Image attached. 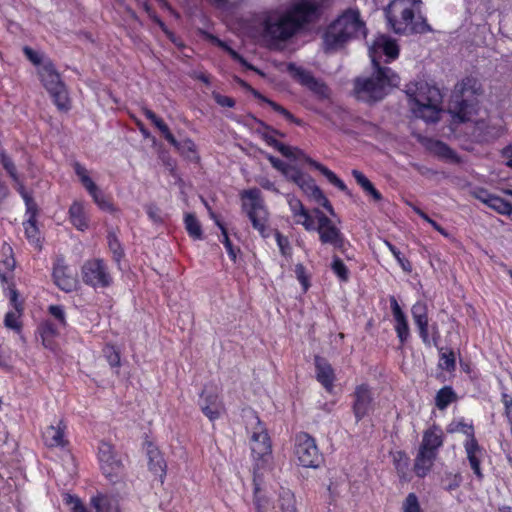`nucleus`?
<instances>
[{"mask_svg":"<svg viewBox=\"0 0 512 512\" xmlns=\"http://www.w3.org/2000/svg\"><path fill=\"white\" fill-rule=\"evenodd\" d=\"M320 5L321 0H296L286 9L261 11L252 20L254 36L268 46L285 42L302 26L318 18Z\"/></svg>","mask_w":512,"mask_h":512,"instance_id":"obj_1","label":"nucleus"},{"mask_svg":"<svg viewBox=\"0 0 512 512\" xmlns=\"http://www.w3.org/2000/svg\"><path fill=\"white\" fill-rule=\"evenodd\" d=\"M249 425H255L251 432L250 446L252 457L254 459V502L258 512H265L267 506L264 502L267 499L259 495V481L266 471H269L272 463V446L266 428L263 426L259 417L250 412L247 416Z\"/></svg>","mask_w":512,"mask_h":512,"instance_id":"obj_2","label":"nucleus"},{"mask_svg":"<svg viewBox=\"0 0 512 512\" xmlns=\"http://www.w3.org/2000/svg\"><path fill=\"white\" fill-rule=\"evenodd\" d=\"M360 35L366 36V26L360 12L348 9L325 29L322 35V49L326 54L336 53Z\"/></svg>","mask_w":512,"mask_h":512,"instance_id":"obj_3","label":"nucleus"},{"mask_svg":"<svg viewBox=\"0 0 512 512\" xmlns=\"http://www.w3.org/2000/svg\"><path fill=\"white\" fill-rule=\"evenodd\" d=\"M400 84V76L387 66L373 67V73L359 76L353 81V94L359 101L374 104L382 101Z\"/></svg>","mask_w":512,"mask_h":512,"instance_id":"obj_4","label":"nucleus"},{"mask_svg":"<svg viewBox=\"0 0 512 512\" xmlns=\"http://www.w3.org/2000/svg\"><path fill=\"white\" fill-rule=\"evenodd\" d=\"M419 13L417 0H393L385 9L389 27L394 33L401 35L430 31V26Z\"/></svg>","mask_w":512,"mask_h":512,"instance_id":"obj_5","label":"nucleus"},{"mask_svg":"<svg viewBox=\"0 0 512 512\" xmlns=\"http://www.w3.org/2000/svg\"><path fill=\"white\" fill-rule=\"evenodd\" d=\"M409 105L415 117L426 122H437L441 111L440 90L425 81L409 83L405 90Z\"/></svg>","mask_w":512,"mask_h":512,"instance_id":"obj_6","label":"nucleus"},{"mask_svg":"<svg viewBox=\"0 0 512 512\" xmlns=\"http://www.w3.org/2000/svg\"><path fill=\"white\" fill-rule=\"evenodd\" d=\"M480 93L481 84L471 76L465 77L455 85L448 107L454 122L463 123L471 119L476 111V97Z\"/></svg>","mask_w":512,"mask_h":512,"instance_id":"obj_7","label":"nucleus"},{"mask_svg":"<svg viewBox=\"0 0 512 512\" xmlns=\"http://www.w3.org/2000/svg\"><path fill=\"white\" fill-rule=\"evenodd\" d=\"M242 211L250 220L252 227L263 237L270 236V214L257 188L244 190L240 194Z\"/></svg>","mask_w":512,"mask_h":512,"instance_id":"obj_8","label":"nucleus"},{"mask_svg":"<svg viewBox=\"0 0 512 512\" xmlns=\"http://www.w3.org/2000/svg\"><path fill=\"white\" fill-rule=\"evenodd\" d=\"M98 459L103 475L112 483L123 481L125 467L114 446L102 441L98 448Z\"/></svg>","mask_w":512,"mask_h":512,"instance_id":"obj_9","label":"nucleus"},{"mask_svg":"<svg viewBox=\"0 0 512 512\" xmlns=\"http://www.w3.org/2000/svg\"><path fill=\"white\" fill-rule=\"evenodd\" d=\"M41 81L61 110L68 109L69 99L65 85L51 62L45 63L39 70Z\"/></svg>","mask_w":512,"mask_h":512,"instance_id":"obj_10","label":"nucleus"},{"mask_svg":"<svg viewBox=\"0 0 512 512\" xmlns=\"http://www.w3.org/2000/svg\"><path fill=\"white\" fill-rule=\"evenodd\" d=\"M294 454L299 464L306 468H318L323 461L315 439L305 432L296 436Z\"/></svg>","mask_w":512,"mask_h":512,"instance_id":"obj_11","label":"nucleus"},{"mask_svg":"<svg viewBox=\"0 0 512 512\" xmlns=\"http://www.w3.org/2000/svg\"><path fill=\"white\" fill-rule=\"evenodd\" d=\"M317 219V228L320 242L323 245H330L335 249L343 250L345 245V237L334 222L328 218L321 210L313 211Z\"/></svg>","mask_w":512,"mask_h":512,"instance_id":"obj_12","label":"nucleus"},{"mask_svg":"<svg viewBox=\"0 0 512 512\" xmlns=\"http://www.w3.org/2000/svg\"><path fill=\"white\" fill-rule=\"evenodd\" d=\"M287 71L299 84L306 87L318 99L324 100L330 97V89L322 80L315 78L313 74L294 63L287 65Z\"/></svg>","mask_w":512,"mask_h":512,"instance_id":"obj_13","label":"nucleus"},{"mask_svg":"<svg viewBox=\"0 0 512 512\" xmlns=\"http://www.w3.org/2000/svg\"><path fill=\"white\" fill-rule=\"evenodd\" d=\"M83 281L94 288H105L112 283V277L102 259H92L82 267Z\"/></svg>","mask_w":512,"mask_h":512,"instance_id":"obj_14","label":"nucleus"},{"mask_svg":"<svg viewBox=\"0 0 512 512\" xmlns=\"http://www.w3.org/2000/svg\"><path fill=\"white\" fill-rule=\"evenodd\" d=\"M381 55L386 56V62L395 60L399 56L397 42L385 35L377 37L369 47V56L373 67L382 66L379 61Z\"/></svg>","mask_w":512,"mask_h":512,"instance_id":"obj_15","label":"nucleus"},{"mask_svg":"<svg viewBox=\"0 0 512 512\" xmlns=\"http://www.w3.org/2000/svg\"><path fill=\"white\" fill-rule=\"evenodd\" d=\"M466 427L467 430L464 431V434L467 435L468 439L464 444V448L467 454V459L473 470L474 474L482 479L483 474L480 468L481 458L483 456V448L478 444L475 436L472 425H462Z\"/></svg>","mask_w":512,"mask_h":512,"instance_id":"obj_16","label":"nucleus"},{"mask_svg":"<svg viewBox=\"0 0 512 512\" xmlns=\"http://www.w3.org/2000/svg\"><path fill=\"white\" fill-rule=\"evenodd\" d=\"M353 398V412L356 420L360 421L373 409V396L370 387L366 384L357 386Z\"/></svg>","mask_w":512,"mask_h":512,"instance_id":"obj_17","label":"nucleus"},{"mask_svg":"<svg viewBox=\"0 0 512 512\" xmlns=\"http://www.w3.org/2000/svg\"><path fill=\"white\" fill-rule=\"evenodd\" d=\"M260 483L261 481H259ZM259 495L268 500V502H264L267 506L265 512H268L270 509L275 510V512H297L295 496L289 489L281 488L276 502L271 501L269 497L263 494L260 487Z\"/></svg>","mask_w":512,"mask_h":512,"instance_id":"obj_18","label":"nucleus"},{"mask_svg":"<svg viewBox=\"0 0 512 512\" xmlns=\"http://www.w3.org/2000/svg\"><path fill=\"white\" fill-rule=\"evenodd\" d=\"M305 194L312 197L318 204L322 205L331 215H335L334 209L314 180L307 174L296 184Z\"/></svg>","mask_w":512,"mask_h":512,"instance_id":"obj_19","label":"nucleus"},{"mask_svg":"<svg viewBox=\"0 0 512 512\" xmlns=\"http://www.w3.org/2000/svg\"><path fill=\"white\" fill-rule=\"evenodd\" d=\"M443 445V432L438 426H432L423 433V438L419 450L435 454Z\"/></svg>","mask_w":512,"mask_h":512,"instance_id":"obj_20","label":"nucleus"},{"mask_svg":"<svg viewBox=\"0 0 512 512\" xmlns=\"http://www.w3.org/2000/svg\"><path fill=\"white\" fill-rule=\"evenodd\" d=\"M0 163L12 181L15 183V188L22 196L23 200H26V197H31V195L26 192L24 184L20 180L14 161L4 149H0Z\"/></svg>","mask_w":512,"mask_h":512,"instance_id":"obj_21","label":"nucleus"},{"mask_svg":"<svg viewBox=\"0 0 512 512\" xmlns=\"http://www.w3.org/2000/svg\"><path fill=\"white\" fill-rule=\"evenodd\" d=\"M95 512H121L119 500L112 494L98 492L90 499Z\"/></svg>","mask_w":512,"mask_h":512,"instance_id":"obj_22","label":"nucleus"},{"mask_svg":"<svg viewBox=\"0 0 512 512\" xmlns=\"http://www.w3.org/2000/svg\"><path fill=\"white\" fill-rule=\"evenodd\" d=\"M316 378L327 391H331L335 381L334 370L328 361L320 356H315Z\"/></svg>","mask_w":512,"mask_h":512,"instance_id":"obj_23","label":"nucleus"},{"mask_svg":"<svg viewBox=\"0 0 512 512\" xmlns=\"http://www.w3.org/2000/svg\"><path fill=\"white\" fill-rule=\"evenodd\" d=\"M411 312L413 320L419 329L420 337L424 343L429 344L428 311L426 304L424 302L415 303L412 306Z\"/></svg>","mask_w":512,"mask_h":512,"instance_id":"obj_24","label":"nucleus"},{"mask_svg":"<svg viewBox=\"0 0 512 512\" xmlns=\"http://www.w3.org/2000/svg\"><path fill=\"white\" fill-rule=\"evenodd\" d=\"M53 277L55 284L65 292H71L77 286L76 278L68 272V268L62 263L58 262L54 266Z\"/></svg>","mask_w":512,"mask_h":512,"instance_id":"obj_25","label":"nucleus"},{"mask_svg":"<svg viewBox=\"0 0 512 512\" xmlns=\"http://www.w3.org/2000/svg\"><path fill=\"white\" fill-rule=\"evenodd\" d=\"M66 426L63 421H59V423L54 426L51 425L46 428L43 433V438L45 444L48 447H60L66 444L64 439Z\"/></svg>","mask_w":512,"mask_h":512,"instance_id":"obj_26","label":"nucleus"},{"mask_svg":"<svg viewBox=\"0 0 512 512\" xmlns=\"http://www.w3.org/2000/svg\"><path fill=\"white\" fill-rule=\"evenodd\" d=\"M304 159L310 166L321 172L332 185L336 186L347 195H351L345 183L340 178H338L333 171L308 156H304Z\"/></svg>","mask_w":512,"mask_h":512,"instance_id":"obj_27","label":"nucleus"},{"mask_svg":"<svg viewBox=\"0 0 512 512\" xmlns=\"http://www.w3.org/2000/svg\"><path fill=\"white\" fill-rule=\"evenodd\" d=\"M201 410L211 421L218 419L224 411V406L215 394L205 395Z\"/></svg>","mask_w":512,"mask_h":512,"instance_id":"obj_28","label":"nucleus"},{"mask_svg":"<svg viewBox=\"0 0 512 512\" xmlns=\"http://www.w3.org/2000/svg\"><path fill=\"white\" fill-rule=\"evenodd\" d=\"M435 459V454L418 450L417 456L414 461L415 474L420 478L425 477L431 470Z\"/></svg>","mask_w":512,"mask_h":512,"instance_id":"obj_29","label":"nucleus"},{"mask_svg":"<svg viewBox=\"0 0 512 512\" xmlns=\"http://www.w3.org/2000/svg\"><path fill=\"white\" fill-rule=\"evenodd\" d=\"M147 455L150 470L160 477H163L166 474V462L160 451L152 444H149L147 447Z\"/></svg>","mask_w":512,"mask_h":512,"instance_id":"obj_30","label":"nucleus"},{"mask_svg":"<svg viewBox=\"0 0 512 512\" xmlns=\"http://www.w3.org/2000/svg\"><path fill=\"white\" fill-rule=\"evenodd\" d=\"M69 216L72 224L81 231L87 229L88 224L81 203L74 202L69 208Z\"/></svg>","mask_w":512,"mask_h":512,"instance_id":"obj_31","label":"nucleus"},{"mask_svg":"<svg viewBox=\"0 0 512 512\" xmlns=\"http://www.w3.org/2000/svg\"><path fill=\"white\" fill-rule=\"evenodd\" d=\"M248 91H250L254 97H256V98L262 100L263 102H266L267 104H269L274 111H276L279 114L283 115L288 121L300 125V121L298 119H296L287 109H285L281 105H279L276 102L266 98L260 92H258L257 90L253 89L252 87Z\"/></svg>","mask_w":512,"mask_h":512,"instance_id":"obj_32","label":"nucleus"},{"mask_svg":"<svg viewBox=\"0 0 512 512\" xmlns=\"http://www.w3.org/2000/svg\"><path fill=\"white\" fill-rule=\"evenodd\" d=\"M457 396L450 386L441 388L435 397V405L439 410H444L449 404L456 401Z\"/></svg>","mask_w":512,"mask_h":512,"instance_id":"obj_33","label":"nucleus"},{"mask_svg":"<svg viewBox=\"0 0 512 512\" xmlns=\"http://www.w3.org/2000/svg\"><path fill=\"white\" fill-rule=\"evenodd\" d=\"M487 206L502 215L512 214V204L496 195L487 200Z\"/></svg>","mask_w":512,"mask_h":512,"instance_id":"obj_34","label":"nucleus"},{"mask_svg":"<svg viewBox=\"0 0 512 512\" xmlns=\"http://www.w3.org/2000/svg\"><path fill=\"white\" fill-rule=\"evenodd\" d=\"M39 333L42 337L43 345L50 348L52 338L58 334V326L49 321H45L39 326Z\"/></svg>","mask_w":512,"mask_h":512,"instance_id":"obj_35","label":"nucleus"},{"mask_svg":"<svg viewBox=\"0 0 512 512\" xmlns=\"http://www.w3.org/2000/svg\"><path fill=\"white\" fill-rule=\"evenodd\" d=\"M263 139L266 141L268 145L277 149L285 157H295L296 155L294 152L301 153L300 150L286 146L285 144L279 142L277 139H275L274 137L267 133L263 134Z\"/></svg>","mask_w":512,"mask_h":512,"instance_id":"obj_36","label":"nucleus"},{"mask_svg":"<svg viewBox=\"0 0 512 512\" xmlns=\"http://www.w3.org/2000/svg\"><path fill=\"white\" fill-rule=\"evenodd\" d=\"M216 43L219 47L224 49L235 61L239 62L241 65L246 67L249 70H253L256 73H258L261 76H264V73L254 67L253 65L249 64L239 53H237L234 49L229 47L225 42L221 41L220 39H216Z\"/></svg>","mask_w":512,"mask_h":512,"instance_id":"obj_37","label":"nucleus"},{"mask_svg":"<svg viewBox=\"0 0 512 512\" xmlns=\"http://www.w3.org/2000/svg\"><path fill=\"white\" fill-rule=\"evenodd\" d=\"M185 228L189 235L193 237L194 239H201L203 232L201 228L200 222L197 220L195 215L193 214H186L185 216Z\"/></svg>","mask_w":512,"mask_h":512,"instance_id":"obj_38","label":"nucleus"},{"mask_svg":"<svg viewBox=\"0 0 512 512\" xmlns=\"http://www.w3.org/2000/svg\"><path fill=\"white\" fill-rule=\"evenodd\" d=\"M37 221L27 220L24 222L25 235L27 239L36 245L40 243V231L36 225Z\"/></svg>","mask_w":512,"mask_h":512,"instance_id":"obj_39","label":"nucleus"},{"mask_svg":"<svg viewBox=\"0 0 512 512\" xmlns=\"http://www.w3.org/2000/svg\"><path fill=\"white\" fill-rule=\"evenodd\" d=\"M211 217L215 219V222L217 224V226L220 228L221 232H222V235H223V244L229 254V256L231 257V259L233 261H236V251L232 245V242L230 241L229 239V236H228V233H227V229L225 228V226L218 220L216 219V216L214 213L211 212Z\"/></svg>","mask_w":512,"mask_h":512,"instance_id":"obj_40","label":"nucleus"},{"mask_svg":"<svg viewBox=\"0 0 512 512\" xmlns=\"http://www.w3.org/2000/svg\"><path fill=\"white\" fill-rule=\"evenodd\" d=\"M22 308H19L18 305H15V311L8 312L5 315L4 324L7 328L19 331L20 330V322L18 321Z\"/></svg>","mask_w":512,"mask_h":512,"instance_id":"obj_41","label":"nucleus"},{"mask_svg":"<svg viewBox=\"0 0 512 512\" xmlns=\"http://www.w3.org/2000/svg\"><path fill=\"white\" fill-rule=\"evenodd\" d=\"M107 239H108L109 249L113 253L114 259L117 262H119L120 259L124 255V251H123V248H122L117 236L115 235V233L110 232L108 234Z\"/></svg>","mask_w":512,"mask_h":512,"instance_id":"obj_42","label":"nucleus"},{"mask_svg":"<svg viewBox=\"0 0 512 512\" xmlns=\"http://www.w3.org/2000/svg\"><path fill=\"white\" fill-rule=\"evenodd\" d=\"M331 269L339 277L341 281H347L349 278V271L344 262L337 256L333 257Z\"/></svg>","mask_w":512,"mask_h":512,"instance_id":"obj_43","label":"nucleus"},{"mask_svg":"<svg viewBox=\"0 0 512 512\" xmlns=\"http://www.w3.org/2000/svg\"><path fill=\"white\" fill-rule=\"evenodd\" d=\"M439 367L446 371H453L456 367L455 355L452 350L449 352H442L440 356Z\"/></svg>","mask_w":512,"mask_h":512,"instance_id":"obj_44","label":"nucleus"},{"mask_svg":"<svg viewBox=\"0 0 512 512\" xmlns=\"http://www.w3.org/2000/svg\"><path fill=\"white\" fill-rule=\"evenodd\" d=\"M395 463H396V469H397V472H398L400 478H402L404 480H408L407 479V471L409 469V458L406 456V454L399 452L398 458L395 459Z\"/></svg>","mask_w":512,"mask_h":512,"instance_id":"obj_45","label":"nucleus"},{"mask_svg":"<svg viewBox=\"0 0 512 512\" xmlns=\"http://www.w3.org/2000/svg\"><path fill=\"white\" fill-rule=\"evenodd\" d=\"M385 244L389 248V250L392 252V254L396 258L397 262L400 264L402 269L404 271H406V272H411L412 265L409 262V260L406 259L405 257H403L401 252L394 245H392L390 242L385 241Z\"/></svg>","mask_w":512,"mask_h":512,"instance_id":"obj_46","label":"nucleus"},{"mask_svg":"<svg viewBox=\"0 0 512 512\" xmlns=\"http://www.w3.org/2000/svg\"><path fill=\"white\" fill-rule=\"evenodd\" d=\"M395 330L401 344H404L409 337V326L407 319L403 318L396 320Z\"/></svg>","mask_w":512,"mask_h":512,"instance_id":"obj_47","label":"nucleus"},{"mask_svg":"<svg viewBox=\"0 0 512 512\" xmlns=\"http://www.w3.org/2000/svg\"><path fill=\"white\" fill-rule=\"evenodd\" d=\"M95 203L102 209L106 211H112L113 205L109 201V199L106 198V196L103 194V192L98 188L95 192L90 194Z\"/></svg>","mask_w":512,"mask_h":512,"instance_id":"obj_48","label":"nucleus"},{"mask_svg":"<svg viewBox=\"0 0 512 512\" xmlns=\"http://www.w3.org/2000/svg\"><path fill=\"white\" fill-rule=\"evenodd\" d=\"M103 352H104V355H105L108 363L112 367H117L120 365V354L115 349L114 346L106 345L105 348L103 349Z\"/></svg>","mask_w":512,"mask_h":512,"instance_id":"obj_49","label":"nucleus"},{"mask_svg":"<svg viewBox=\"0 0 512 512\" xmlns=\"http://www.w3.org/2000/svg\"><path fill=\"white\" fill-rule=\"evenodd\" d=\"M64 500L65 503L70 506L72 512H88L87 508L77 496L66 494Z\"/></svg>","mask_w":512,"mask_h":512,"instance_id":"obj_50","label":"nucleus"},{"mask_svg":"<svg viewBox=\"0 0 512 512\" xmlns=\"http://www.w3.org/2000/svg\"><path fill=\"white\" fill-rule=\"evenodd\" d=\"M404 512H421L418 498L414 493L408 494L403 503Z\"/></svg>","mask_w":512,"mask_h":512,"instance_id":"obj_51","label":"nucleus"},{"mask_svg":"<svg viewBox=\"0 0 512 512\" xmlns=\"http://www.w3.org/2000/svg\"><path fill=\"white\" fill-rule=\"evenodd\" d=\"M288 204L295 218H297L300 214H303L306 210L302 202L294 196H288Z\"/></svg>","mask_w":512,"mask_h":512,"instance_id":"obj_52","label":"nucleus"},{"mask_svg":"<svg viewBox=\"0 0 512 512\" xmlns=\"http://www.w3.org/2000/svg\"><path fill=\"white\" fill-rule=\"evenodd\" d=\"M297 224H301L308 231L316 230L317 226L314 224V220L307 210L303 214H300L296 219Z\"/></svg>","mask_w":512,"mask_h":512,"instance_id":"obj_53","label":"nucleus"},{"mask_svg":"<svg viewBox=\"0 0 512 512\" xmlns=\"http://www.w3.org/2000/svg\"><path fill=\"white\" fill-rule=\"evenodd\" d=\"M295 274L301 285L303 286V290L307 291L309 288V278L306 274V269L303 264H297L295 266Z\"/></svg>","mask_w":512,"mask_h":512,"instance_id":"obj_54","label":"nucleus"},{"mask_svg":"<svg viewBox=\"0 0 512 512\" xmlns=\"http://www.w3.org/2000/svg\"><path fill=\"white\" fill-rule=\"evenodd\" d=\"M142 111L146 118L149 119L160 131L168 127L165 122L159 118L152 110L145 107L142 109Z\"/></svg>","mask_w":512,"mask_h":512,"instance_id":"obj_55","label":"nucleus"},{"mask_svg":"<svg viewBox=\"0 0 512 512\" xmlns=\"http://www.w3.org/2000/svg\"><path fill=\"white\" fill-rule=\"evenodd\" d=\"M26 205V214H28L27 220L37 221V214H38V206L34 199L31 197H26V200H24Z\"/></svg>","mask_w":512,"mask_h":512,"instance_id":"obj_56","label":"nucleus"},{"mask_svg":"<svg viewBox=\"0 0 512 512\" xmlns=\"http://www.w3.org/2000/svg\"><path fill=\"white\" fill-rule=\"evenodd\" d=\"M283 175L285 178L289 181L294 182L297 184L301 178L304 176V173L293 166H288V168L284 171Z\"/></svg>","mask_w":512,"mask_h":512,"instance_id":"obj_57","label":"nucleus"},{"mask_svg":"<svg viewBox=\"0 0 512 512\" xmlns=\"http://www.w3.org/2000/svg\"><path fill=\"white\" fill-rule=\"evenodd\" d=\"M49 312H50V314L53 317H55L59 321V325L60 326H65L66 325L65 313H64V310H63L62 306H60V305H51L49 307Z\"/></svg>","mask_w":512,"mask_h":512,"instance_id":"obj_58","label":"nucleus"},{"mask_svg":"<svg viewBox=\"0 0 512 512\" xmlns=\"http://www.w3.org/2000/svg\"><path fill=\"white\" fill-rule=\"evenodd\" d=\"M213 97H214L216 103L219 104L220 106L232 108L235 105V101L231 97L224 96L219 93L213 94Z\"/></svg>","mask_w":512,"mask_h":512,"instance_id":"obj_59","label":"nucleus"},{"mask_svg":"<svg viewBox=\"0 0 512 512\" xmlns=\"http://www.w3.org/2000/svg\"><path fill=\"white\" fill-rule=\"evenodd\" d=\"M179 152L184 155H188L189 153L195 152V144L190 139H185L180 142V148H176Z\"/></svg>","mask_w":512,"mask_h":512,"instance_id":"obj_60","label":"nucleus"},{"mask_svg":"<svg viewBox=\"0 0 512 512\" xmlns=\"http://www.w3.org/2000/svg\"><path fill=\"white\" fill-rule=\"evenodd\" d=\"M390 304H391V309H392V313H393L395 321L399 320V319L406 318L405 314L401 310V308L394 296L390 297Z\"/></svg>","mask_w":512,"mask_h":512,"instance_id":"obj_61","label":"nucleus"},{"mask_svg":"<svg viewBox=\"0 0 512 512\" xmlns=\"http://www.w3.org/2000/svg\"><path fill=\"white\" fill-rule=\"evenodd\" d=\"M352 175L362 189L368 187L372 182L359 170H353Z\"/></svg>","mask_w":512,"mask_h":512,"instance_id":"obj_62","label":"nucleus"},{"mask_svg":"<svg viewBox=\"0 0 512 512\" xmlns=\"http://www.w3.org/2000/svg\"><path fill=\"white\" fill-rule=\"evenodd\" d=\"M357 127H362L363 131L366 132L367 134H376L378 132V127L371 123V122H367L365 120H361V119H358L357 120Z\"/></svg>","mask_w":512,"mask_h":512,"instance_id":"obj_63","label":"nucleus"},{"mask_svg":"<svg viewBox=\"0 0 512 512\" xmlns=\"http://www.w3.org/2000/svg\"><path fill=\"white\" fill-rule=\"evenodd\" d=\"M502 402L505 407V416L507 419H512V397L507 393H503Z\"/></svg>","mask_w":512,"mask_h":512,"instance_id":"obj_64","label":"nucleus"}]
</instances>
